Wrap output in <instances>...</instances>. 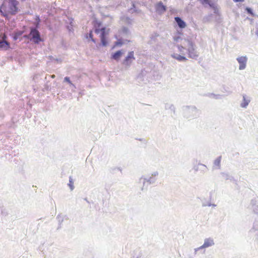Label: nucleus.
<instances>
[{
    "instance_id": "obj_35",
    "label": "nucleus",
    "mask_w": 258,
    "mask_h": 258,
    "mask_svg": "<svg viewBox=\"0 0 258 258\" xmlns=\"http://www.w3.org/2000/svg\"><path fill=\"white\" fill-rule=\"evenodd\" d=\"M222 174H223V175H225V177H226V179H228V176H228V175L227 174H225V173H222Z\"/></svg>"
},
{
    "instance_id": "obj_33",
    "label": "nucleus",
    "mask_w": 258,
    "mask_h": 258,
    "mask_svg": "<svg viewBox=\"0 0 258 258\" xmlns=\"http://www.w3.org/2000/svg\"><path fill=\"white\" fill-rule=\"evenodd\" d=\"M255 34L257 36L258 38V25H256L255 26Z\"/></svg>"
},
{
    "instance_id": "obj_2",
    "label": "nucleus",
    "mask_w": 258,
    "mask_h": 258,
    "mask_svg": "<svg viewBox=\"0 0 258 258\" xmlns=\"http://www.w3.org/2000/svg\"><path fill=\"white\" fill-rule=\"evenodd\" d=\"M23 38L27 39L36 44L43 41V39L42 38L40 33L38 29L37 28H33V27H30L29 33L25 34L23 36Z\"/></svg>"
},
{
    "instance_id": "obj_17",
    "label": "nucleus",
    "mask_w": 258,
    "mask_h": 258,
    "mask_svg": "<svg viewBox=\"0 0 258 258\" xmlns=\"http://www.w3.org/2000/svg\"><path fill=\"white\" fill-rule=\"evenodd\" d=\"M251 205L254 212L258 214V201L255 200H252Z\"/></svg>"
},
{
    "instance_id": "obj_18",
    "label": "nucleus",
    "mask_w": 258,
    "mask_h": 258,
    "mask_svg": "<svg viewBox=\"0 0 258 258\" xmlns=\"http://www.w3.org/2000/svg\"><path fill=\"white\" fill-rule=\"evenodd\" d=\"M24 32H25V30L23 31H17L14 32L12 34L13 38L14 40H17L18 37L21 36Z\"/></svg>"
},
{
    "instance_id": "obj_20",
    "label": "nucleus",
    "mask_w": 258,
    "mask_h": 258,
    "mask_svg": "<svg viewBox=\"0 0 258 258\" xmlns=\"http://www.w3.org/2000/svg\"><path fill=\"white\" fill-rule=\"evenodd\" d=\"M222 156H220L217 158L214 161V165L217 166L218 169H220L221 167L220 163L221 160Z\"/></svg>"
},
{
    "instance_id": "obj_25",
    "label": "nucleus",
    "mask_w": 258,
    "mask_h": 258,
    "mask_svg": "<svg viewBox=\"0 0 258 258\" xmlns=\"http://www.w3.org/2000/svg\"><path fill=\"white\" fill-rule=\"evenodd\" d=\"M178 47V50L182 54H184V49H185V47H186L185 46H184V45L183 44V45H178L177 46Z\"/></svg>"
},
{
    "instance_id": "obj_41",
    "label": "nucleus",
    "mask_w": 258,
    "mask_h": 258,
    "mask_svg": "<svg viewBox=\"0 0 258 258\" xmlns=\"http://www.w3.org/2000/svg\"><path fill=\"white\" fill-rule=\"evenodd\" d=\"M206 18H204L203 20H204V22H205V21H206Z\"/></svg>"
},
{
    "instance_id": "obj_39",
    "label": "nucleus",
    "mask_w": 258,
    "mask_h": 258,
    "mask_svg": "<svg viewBox=\"0 0 258 258\" xmlns=\"http://www.w3.org/2000/svg\"><path fill=\"white\" fill-rule=\"evenodd\" d=\"M211 206L216 207V205L215 204H212Z\"/></svg>"
},
{
    "instance_id": "obj_28",
    "label": "nucleus",
    "mask_w": 258,
    "mask_h": 258,
    "mask_svg": "<svg viewBox=\"0 0 258 258\" xmlns=\"http://www.w3.org/2000/svg\"><path fill=\"white\" fill-rule=\"evenodd\" d=\"M210 97L212 98H215L216 99H220V95H216L215 94H211L210 95Z\"/></svg>"
},
{
    "instance_id": "obj_12",
    "label": "nucleus",
    "mask_w": 258,
    "mask_h": 258,
    "mask_svg": "<svg viewBox=\"0 0 258 258\" xmlns=\"http://www.w3.org/2000/svg\"><path fill=\"white\" fill-rule=\"evenodd\" d=\"M156 9L157 11L160 13H164L166 10V6L163 4L162 2H159L157 4Z\"/></svg>"
},
{
    "instance_id": "obj_40",
    "label": "nucleus",
    "mask_w": 258,
    "mask_h": 258,
    "mask_svg": "<svg viewBox=\"0 0 258 258\" xmlns=\"http://www.w3.org/2000/svg\"><path fill=\"white\" fill-rule=\"evenodd\" d=\"M201 166H204V167H206V166L205 165H204V164H201Z\"/></svg>"
},
{
    "instance_id": "obj_21",
    "label": "nucleus",
    "mask_w": 258,
    "mask_h": 258,
    "mask_svg": "<svg viewBox=\"0 0 258 258\" xmlns=\"http://www.w3.org/2000/svg\"><path fill=\"white\" fill-rule=\"evenodd\" d=\"M40 22V19L39 17L37 16L35 19V22L34 23L35 27H33V28H37L38 29L39 27Z\"/></svg>"
},
{
    "instance_id": "obj_3",
    "label": "nucleus",
    "mask_w": 258,
    "mask_h": 258,
    "mask_svg": "<svg viewBox=\"0 0 258 258\" xmlns=\"http://www.w3.org/2000/svg\"><path fill=\"white\" fill-rule=\"evenodd\" d=\"M182 44L187 47L188 57L197 59L199 56V52L197 50L196 45L188 39H185Z\"/></svg>"
},
{
    "instance_id": "obj_37",
    "label": "nucleus",
    "mask_w": 258,
    "mask_h": 258,
    "mask_svg": "<svg viewBox=\"0 0 258 258\" xmlns=\"http://www.w3.org/2000/svg\"><path fill=\"white\" fill-rule=\"evenodd\" d=\"M170 108H171V109H173V110L174 112H175V110H174L175 108H174V106H173V105H171V106H170Z\"/></svg>"
},
{
    "instance_id": "obj_26",
    "label": "nucleus",
    "mask_w": 258,
    "mask_h": 258,
    "mask_svg": "<svg viewBox=\"0 0 258 258\" xmlns=\"http://www.w3.org/2000/svg\"><path fill=\"white\" fill-rule=\"evenodd\" d=\"M73 183H74L73 181L72 178L71 177H70L69 183L68 184V185L70 186L71 190H73L74 188V186L73 185Z\"/></svg>"
},
{
    "instance_id": "obj_11",
    "label": "nucleus",
    "mask_w": 258,
    "mask_h": 258,
    "mask_svg": "<svg viewBox=\"0 0 258 258\" xmlns=\"http://www.w3.org/2000/svg\"><path fill=\"white\" fill-rule=\"evenodd\" d=\"M174 19L179 28L183 29L186 27V23L180 17H176Z\"/></svg>"
},
{
    "instance_id": "obj_22",
    "label": "nucleus",
    "mask_w": 258,
    "mask_h": 258,
    "mask_svg": "<svg viewBox=\"0 0 258 258\" xmlns=\"http://www.w3.org/2000/svg\"><path fill=\"white\" fill-rule=\"evenodd\" d=\"M200 3L204 5H208L209 6L211 5L213 3L212 2V0H199Z\"/></svg>"
},
{
    "instance_id": "obj_7",
    "label": "nucleus",
    "mask_w": 258,
    "mask_h": 258,
    "mask_svg": "<svg viewBox=\"0 0 258 258\" xmlns=\"http://www.w3.org/2000/svg\"><path fill=\"white\" fill-rule=\"evenodd\" d=\"M239 64V70H243L246 68L248 58L246 56H241L236 58Z\"/></svg>"
},
{
    "instance_id": "obj_19",
    "label": "nucleus",
    "mask_w": 258,
    "mask_h": 258,
    "mask_svg": "<svg viewBox=\"0 0 258 258\" xmlns=\"http://www.w3.org/2000/svg\"><path fill=\"white\" fill-rule=\"evenodd\" d=\"M256 232V233L255 234L257 236L256 237V239H258V222H255L254 223L253 226L252 228L250 230V233H254L255 232Z\"/></svg>"
},
{
    "instance_id": "obj_4",
    "label": "nucleus",
    "mask_w": 258,
    "mask_h": 258,
    "mask_svg": "<svg viewBox=\"0 0 258 258\" xmlns=\"http://www.w3.org/2000/svg\"><path fill=\"white\" fill-rule=\"evenodd\" d=\"M159 175L158 171H155L153 172L151 176L148 178L142 177L140 179V182H143V186L142 187V190H144V189H147L148 185L149 184H152L156 182L157 178Z\"/></svg>"
},
{
    "instance_id": "obj_23",
    "label": "nucleus",
    "mask_w": 258,
    "mask_h": 258,
    "mask_svg": "<svg viewBox=\"0 0 258 258\" xmlns=\"http://www.w3.org/2000/svg\"><path fill=\"white\" fill-rule=\"evenodd\" d=\"M103 31H104L105 32H107L106 29L105 27H102L101 29L99 28H96L95 29V33L98 34L99 33H101Z\"/></svg>"
},
{
    "instance_id": "obj_5",
    "label": "nucleus",
    "mask_w": 258,
    "mask_h": 258,
    "mask_svg": "<svg viewBox=\"0 0 258 258\" xmlns=\"http://www.w3.org/2000/svg\"><path fill=\"white\" fill-rule=\"evenodd\" d=\"M184 113L187 118L196 117L199 116V111L195 106H186Z\"/></svg>"
},
{
    "instance_id": "obj_10",
    "label": "nucleus",
    "mask_w": 258,
    "mask_h": 258,
    "mask_svg": "<svg viewBox=\"0 0 258 258\" xmlns=\"http://www.w3.org/2000/svg\"><path fill=\"white\" fill-rule=\"evenodd\" d=\"M107 35H108V32H105L104 31H103L100 34L101 43L103 46H107V45L108 44V41L106 39V36Z\"/></svg>"
},
{
    "instance_id": "obj_24",
    "label": "nucleus",
    "mask_w": 258,
    "mask_h": 258,
    "mask_svg": "<svg viewBox=\"0 0 258 258\" xmlns=\"http://www.w3.org/2000/svg\"><path fill=\"white\" fill-rule=\"evenodd\" d=\"M210 8L213 9L214 11V13L215 14H218V8L215 5V4L213 3L210 6Z\"/></svg>"
},
{
    "instance_id": "obj_13",
    "label": "nucleus",
    "mask_w": 258,
    "mask_h": 258,
    "mask_svg": "<svg viewBox=\"0 0 258 258\" xmlns=\"http://www.w3.org/2000/svg\"><path fill=\"white\" fill-rule=\"evenodd\" d=\"M122 54H123L122 50H119L116 51L115 52H114L111 54V58H112L114 60H118L121 57Z\"/></svg>"
},
{
    "instance_id": "obj_1",
    "label": "nucleus",
    "mask_w": 258,
    "mask_h": 258,
    "mask_svg": "<svg viewBox=\"0 0 258 258\" xmlns=\"http://www.w3.org/2000/svg\"><path fill=\"white\" fill-rule=\"evenodd\" d=\"M19 2L16 0H7L4 1L0 7V12L4 17L9 15H15L18 12Z\"/></svg>"
},
{
    "instance_id": "obj_32",
    "label": "nucleus",
    "mask_w": 258,
    "mask_h": 258,
    "mask_svg": "<svg viewBox=\"0 0 258 258\" xmlns=\"http://www.w3.org/2000/svg\"><path fill=\"white\" fill-rule=\"evenodd\" d=\"M64 81L69 83V84L72 85L71 81H70V78L68 77H66L64 78Z\"/></svg>"
},
{
    "instance_id": "obj_34",
    "label": "nucleus",
    "mask_w": 258,
    "mask_h": 258,
    "mask_svg": "<svg viewBox=\"0 0 258 258\" xmlns=\"http://www.w3.org/2000/svg\"><path fill=\"white\" fill-rule=\"evenodd\" d=\"M202 249V248H199V247H198V248H195V253H197V251H198V250H200V249Z\"/></svg>"
},
{
    "instance_id": "obj_8",
    "label": "nucleus",
    "mask_w": 258,
    "mask_h": 258,
    "mask_svg": "<svg viewBox=\"0 0 258 258\" xmlns=\"http://www.w3.org/2000/svg\"><path fill=\"white\" fill-rule=\"evenodd\" d=\"M135 59V57H134V51H130L128 53L127 55L123 60L122 63L125 66L129 67L130 66L132 61Z\"/></svg>"
},
{
    "instance_id": "obj_14",
    "label": "nucleus",
    "mask_w": 258,
    "mask_h": 258,
    "mask_svg": "<svg viewBox=\"0 0 258 258\" xmlns=\"http://www.w3.org/2000/svg\"><path fill=\"white\" fill-rule=\"evenodd\" d=\"M120 33L123 36L125 37H129L130 35V32L128 28L126 27H123L120 31Z\"/></svg>"
},
{
    "instance_id": "obj_27",
    "label": "nucleus",
    "mask_w": 258,
    "mask_h": 258,
    "mask_svg": "<svg viewBox=\"0 0 258 258\" xmlns=\"http://www.w3.org/2000/svg\"><path fill=\"white\" fill-rule=\"evenodd\" d=\"M245 11L248 14L251 15V16L254 15L252 9L251 8H249V7H246L245 8Z\"/></svg>"
},
{
    "instance_id": "obj_36",
    "label": "nucleus",
    "mask_w": 258,
    "mask_h": 258,
    "mask_svg": "<svg viewBox=\"0 0 258 258\" xmlns=\"http://www.w3.org/2000/svg\"><path fill=\"white\" fill-rule=\"evenodd\" d=\"M234 2H242L244 0H233Z\"/></svg>"
},
{
    "instance_id": "obj_30",
    "label": "nucleus",
    "mask_w": 258,
    "mask_h": 258,
    "mask_svg": "<svg viewBox=\"0 0 258 258\" xmlns=\"http://www.w3.org/2000/svg\"><path fill=\"white\" fill-rule=\"evenodd\" d=\"M123 44L122 41L121 39H118L117 41L115 42V45L116 46H121Z\"/></svg>"
},
{
    "instance_id": "obj_29",
    "label": "nucleus",
    "mask_w": 258,
    "mask_h": 258,
    "mask_svg": "<svg viewBox=\"0 0 258 258\" xmlns=\"http://www.w3.org/2000/svg\"><path fill=\"white\" fill-rule=\"evenodd\" d=\"M89 38L94 42L96 43V40L93 37V33L92 31H90L89 33Z\"/></svg>"
},
{
    "instance_id": "obj_16",
    "label": "nucleus",
    "mask_w": 258,
    "mask_h": 258,
    "mask_svg": "<svg viewBox=\"0 0 258 258\" xmlns=\"http://www.w3.org/2000/svg\"><path fill=\"white\" fill-rule=\"evenodd\" d=\"M250 101V100L246 97V95H243V101L240 104V106L242 108H246Z\"/></svg>"
},
{
    "instance_id": "obj_6",
    "label": "nucleus",
    "mask_w": 258,
    "mask_h": 258,
    "mask_svg": "<svg viewBox=\"0 0 258 258\" xmlns=\"http://www.w3.org/2000/svg\"><path fill=\"white\" fill-rule=\"evenodd\" d=\"M7 36L5 34L0 33V49H8L10 47V44L6 41Z\"/></svg>"
},
{
    "instance_id": "obj_31",
    "label": "nucleus",
    "mask_w": 258,
    "mask_h": 258,
    "mask_svg": "<svg viewBox=\"0 0 258 258\" xmlns=\"http://www.w3.org/2000/svg\"><path fill=\"white\" fill-rule=\"evenodd\" d=\"M212 205V204L211 203V202L210 201L209 202H203L202 203V206L203 207H206V206H211Z\"/></svg>"
},
{
    "instance_id": "obj_38",
    "label": "nucleus",
    "mask_w": 258,
    "mask_h": 258,
    "mask_svg": "<svg viewBox=\"0 0 258 258\" xmlns=\"http://www.w3.org/2000/svg\"><path fill=\"white\" fill-rule=\"evenodd\" d=\"M55 75H51V77L52 78H55Z\"/></svg>"
},
{
    "instance_id": "obj_15",
    "label": "nucleus",
    "mask_w": 258,
    "mask_h": 258,
    "mask_svg": "<svg viewBox=\"0 0 258 258\" xmlns=\"http://www.w3.org/2000/svg\"><path fill=\"white\" fill-rule=\"evenodd\" d=\"M171 56L180 61H185L187 60V58L184 56L181 55L177 53H174L171 55Z\"/></svg>"
},
{
    "instance_id": "obj_9",
    "label": "nucleus",
    "mask_w": 258,
    "mask_h": 258,
    "mask_svg": "<svg viewBox=\"0 0 258 258\" xmlns=\"http://www.w3.org/2000/svg\"><path fill=\"white\" fill-rule=\"evenodd\" d=\"M215 244L214 240L212 238H206L204 240V244L199 247V248H206L212 246Z\"/></svg>"
}]
</instances>
